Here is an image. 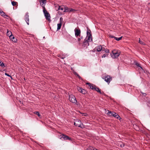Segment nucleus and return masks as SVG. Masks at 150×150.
I'll list each match as a JSON object with an SVG mask.
<instances>
[{
	"instance_id": "obj_39",
	"label": "nucleus",
	"mask_w": 150,
	"mask_h": 150,
	"mask_svg": "<svg viewBox=\"0 0 150 150\" xmlns=\"http://www.w3.org/2000/svg\"><path fill=\"white\" fill-rule=\"evenodd\" d=\"M124 145H125L123 143H122V142H121V144H120V146L121 147H124Z\"/></svg>"
},
{
	"instance_id": "obj_29",
	"label": "nucleus",
	"mask_w": 150,
	"mask_h": 150,
	"mask_svg": "<svg viewBox=\"0 0 150 150\" xmlns=\"http://www.w3.org/2000/svg\"><path fill=\"white\" fill-rule=\"evenodd\" d=\"M135 65L138 67H140L141 69H142V67L140 66V64L137 62L135 63Z\"/></svg>"
},
{
	"instance_id": "obj_2",
	"label": "nucleus",
	"mask_w": 150,
	"mask_h": 150,
	"mask_svg": "<svg viewBox=\"0 0 150 150\" xmlns=\"http://www.w3.org/2000/svg\"><path fill=\"white\" fill-rule=\"evenodd\" d=\"M43 11L44 14L45 18L47 20L50 21V14L46 10L45 8H44L43 9Z\"/></svg>"
},
{
	"instance_id": "obj_30",
	"label": "nucleus",
	"mask_w": 150,
	"mask_h": 150,
	"mask_svg": "<svg viewBox=\"0 0 150 150\" xmlns=\"http://www.w3.org/2000/svg\"><path fill=\"white\" fill-rule=\"evenodd\" d=\"M17 2L14 1H12L11 2L13 6H15Z\"/></svg>"
},
{
	"instance_id": "obj_22",
	"label": "nucleus",
	"mask_w": 150,
	"mask_h": 150,
	"mask_svg": "<svg viewBox=\"0 0 150 150\" xmlns=\"http://www.w3.org/2000/svg\"><path fill=\"white\" fill-rule=\"evenodd\" d=\"M102 50L103 51H104L105 52L107 53H109V50L107 49H105L103 48Z\"/></svg>"
},
{
	"instance_id": "obj_15",
	"label": "nucleus",
	"mask_w": 150,
	"mask_h": 150,
	"mask_svg": "<svg viewBox=\"0 0 150 150\" xmlns=\"http://www.w3.org/2000/svg\"><path fill=\"white\" fill-rule=\"evenodd\" d=\"M9 37L10 40H12L13 41L15 42H16L17 40L14 37L12 34H11V35Z\"/></svg>"
},
{
	"instance_id": "obj_20",
	"label": "nucleus",
	"mask_w": 150,
	"mask_h": 150,
	"mask_svg": "<svg viewBox=\"0 0 150 150\" xmlns=\"http://www.w3.org/2000/svg\"><path fill=\"white\" fill-rule=\"evenodd\" d=\"M74 75H76L79 79H82V78L76 72L74 71Z\"/></svg>"
},
{
	"instance_id": "obj_23",
	"label": "nucleus",
	"mask_w": 150,
	"mask_h": 150,
	"mask_svg": "<svg viewBox=\"0 0 150 150\" xmlns=\"http://www.w3.org/2000/svg\"><path fill=\"white\" fill-rule=\"evenodd\" d=\"M62 26V23H58L57 24V30H59L61 27Z\"/></svg>"
},
{
	"instance_id": "obj_19",
	"label": "nucleus",
	"mask_w": 150,
	"mask_h": 150,
	"mask_svg": "<svg viewBox=\"0 0 150 150\" xmlns=\"http://www.w3.org/2000/svg\"><path fill=\"white\" fill-rule=\"evenodd\" d=\"M94 90L97 91V92L99 93L100 94H102V92H101L99 88L97 87L96 86L94 85Z\"/></svg>"
},
{
	"instance_id": "obj_33",
	"label": "nucleus",
	"mask_w": 150,
	"mask_h": 150,
	"mask_svg": "<svg viewBox=\"0 0 150 150\" xmlns=\"http://www.w3.org/2000/svg\"><path fill=\"white\" fill-rule=\"evenodd\" d=\"M59 57L62 59H64V58L65 57V56H62L61 55L59 56Z\"/></svg>"
},
{
	"instance_id": "obj_9",
	"label": "nucleus",
	"mask_w": 150,
	"mask_h": 150,
	"mask_svg": "<svg viewBox=\"0 0 150 150\" xmlns=\"http://www.w3.org/2000/svg\"><path fill=\"white\" fill-rule=\"evenodd\" d=\"M75 34L76 37L78 36H80L81 35V30L77 28H75L74 30Z\"/></svg>"
},
{
	"instance_id": "obj_44",
	"label": "nucleus",
	"mask_w": 150,
	"mask_h": 150,
	"mask_svg": "<svg viewBox=\"0 0 150 150\" xmlns=\"http://www.w3.org/2000/svg\"><path fill=\"white\" fill-rule=\"evenodd\" d=\"M95 49H94V50H93V52H95Z\"/></svg>"
},
{
	"instance_id": "obj_5",
	"label": "nucleus",
	"mask_w": 150,
	"mask_h": 150,
	"mask_svg": "<svg viewBox=\"0 0 150 150\" xmlns=\"http://www.w3.org/2000/svg\"><path fill=\"white\" fill-rule=\"evenodd\" d=\"M91 41V40H88L87 37H86L83 42V47L86 48H87V47L89 45V42Z\"/></svg>"
},
{
	"instance_id": "obj_10",
	"label": "nucleus",
	"mask_w": 150,
	"mask_h": 150,
	"mask_svg": "<svg viewBox=\"0 0 150 150\" xmlns=\"http://www.w3.org/2000/svg\"><path fill=\"white\" fill-rule=\"evenodd\" d=\"M29 15L28 12H27L26 13V14L25 16V21L27 23V24L28 25H29Z\"/></svg>"
},
{
	"instance_id": "obj_4",
	"label": "nucleus",
	"mask_w": 150,
	"mask_h": 150,
	"mask_svg": "<svg viewBox=\"0 0 150 150\" xmlns=\"http://www.w3.org/2000/svg\"><path fill=\"white\" fill-rule=\"evenodd\" d=\"M69 100L73 103L76 104L77 100L75 97L72 94L69 95Z\"/></svg>"
},
{
	"instance_id": "obj_12",
	"label": "nucleus",
	"mask_w": 150,
	"mask_h": 150,
	"mask_svg": "<svg viewBox=\"0 0 150 150\" xmlns=\"http://www.w3.org/2000/svg\"><path fill=\"white\" fill-rule=\"evenodd\" d=\"M78 90L79 92L83 94H85L87 93V91L85 90L82 89L81 87H79L78 88Z\"/></svg>"
},
{
	"instance_id": "obj_16",
	"label": "nucleus",
	"mask_w": 150,
	"mask_h": 150,
	"mask_svg": "<svg viewBox=\"0 0 150 150\" xmlns=\"http://www.w3.org/2000/svg\"><path fill=\"white\" fill-rule=\"evenodd\" d=\"M0 14L1 16L5 18L6 17H8V16L7 15H6L5 13L2 11L1 9H0Z\"/></svg>"
},
{
	"instance_id": "obj_45",
	"label": "nucleus",
	"mask_w": 150,
	"mask_h": 150,
	"mask_svg": "<svg viewBox=\"0 0 150 150\" xmlns=\"http://www.w3.org/2000/svg\"><path fill=\"white\" fill-rule=\"evenodd\" d=\"M59 14H61V13H59V12H59Z\"/></svg>"
},
{
	"instance_id": "obj_13",
	"label": "nucleus",
	"mask_w": 150,
	"mask_h": 150,
	"mask_svg": "<svg viewBox=\"0 0 150 150\" xmlns=\"http://www.w3.org/2000/svg\"><path fill=\"white\" fill-rule=\"evenodd\" d=\"M108 112L107 113V115L110 117H113L114 114V113L115 112H114L111 111L110 110H108Z\"/></svg>"
},
{
	"instance_id": "obj_32",
	"label": "nucleus",
	"mask_w": 150,
	"mask_h": 150,
	"mask_svg": "<svg viewBox=\"0 0 150 150\" xmlns=\"http://www.w3.org/2000/svg\"><path fill=\"white\" fill-rule=\"evenodd\" d=\"M35 113L36 115H37L39 117L40 116V114L39 112L38 111H36L35 112Z\"/></svg>"
},
{
	"instance_id": "obj_1",
	"label": "nucleus",
	"mask_w": 150,
	"mask_h": 150,
	"mask_svg": "<svg viewBox=\"0 0 150 150\" xmlns=\"http://www.w3.org/2000/svg\"><path fill=\"white\" fill-rule=\"evenodd\" d=\"M74 125L76 127L83 128L85 127L84 125L79 120L76 119L74 122Z\"/></svg>"
},
{
	"instance_id": "obj_41",
	"label": "nucleus",
	"mask_w": 150,
	"mask_h": 150,
	"mask_svg": "<svg viewBox=\"0 0 150 150\" xmlns=\"http://www.w3.org/2000/svg\"><path fill=\"white\" fill-rule=\"evenodd\" d=\"M63 18L62 17H60V23H62V22L63 21Z\"/></svg>"
},
{
	"instance_id": "obj_18",
	"label": "nucleus",
	"mask_w": 150,
	"mask_h": 150,
	"mask_svg": "<svg viewBox=\"0 0 150 150\" xmlns=\"http://www.w3.org/2000/svg\"><path fill=\"white\" fill-rule=\"evenodd\" d=\"M87 85H88V86L90 87V88L92 90H94V86H93V84L89 83H86Z\"/></svg>"
},
{
	"instance_id": "obj_3",
	"label": "nucleus",
	"mask_w": 150,
	"mask_h": 150,
	"mask_svg": "<svg viewBox=\"0 0 150 150\" xmlns=\"http://www.w3.org/2000/svg\"><path fill=\"white\" fill-rule=\"evenodd\" d=\"M120 55V52L115 50L112 51V54H111V57L113 58H117Z\"/></svg>"
},
{
	"instance_id": "obj_24",
	"label": "nucleus",
	"mask_w": 150,
	"mask_h": 150,
	"mask_svg": "<svg viewBox=\"0 0 150 150\" xmlns=\"http://www.w3.org/2000/svg\"><path fill=\"white\" fill-rule=\"evenodd\" d=\"M11 34H12V33L11 32L8 30H7V35L9 37L10 35H11Z\"/></svg>"
},
{
	"instance_id": "obj_34",
	"label": "nucleus",
	"mask_w": 150,
	"mask_h": 150,
	"mask_svg": "<svg viewBox=\"0 0 150 150\" xmlns=\"http://www.w3.org/2000/svg\"><path fill=\"white\" fill-rule=\"evenodd\" d=\"M83 39V36H80V38H78V41H79L81 40V39Z\"/></svg>"
},
{
	"instance_id": "obj_38",
	"label": "nucleus",
	"mask_w": 150,
	"mask_h": 150,
	"mask_svg": "<svg viewBox=\"0 0 150 150\" xmlns=\"http://www.w3.org/2000/svg\"><path fill=\"white\" fill-rule=\"evenodd\" d=\"M115 37L113 35H110L109 36V37L110 38H114V39H115Z\"/></svg>"
},
{
	"instance_id": "obj_14",
	"label": "nucleus",
	"mask_w": 150,
	"mask_h": 150,
	"mask_svg": "<svg viewBox=\"0 0 150 150\" xmlns=\"http://www.w3.org/2000/svg\"><path fill=\"white\" fill-rule=\"evenodd\" d=\"M114 115H114L113 117L116 118L118 120H119L120 122H121L122 121V118L117 113L115 112Z\"/></svg>"
},
{
	"instance_id": "obj_6",
	"label": "nucleus",
	"mask_w": 150,
	"mask_h": 150,
	"mask_svg": "<svg viewBox=\"0 0 150 150\" xmlns=\"http://www.w3.org/2000/svg\"><path fill=\"white\" fill-rule=\"evenodd\" d=\"M102 79L109 84L112 80V78L109 75H107L102 77Z\"/></svg>"
},
{
	"instance_id": "obj_7",
	"label": "nucleus",
	"mask_w": 150,
	"mask_h": 150,
	"mask_svg": "<svg viewBox=\"0 0 150 150\" xmlns=\"http://www.w3.org/2000/svg\"><path fill=\"white\" fill-rule=\"evenodd\" d=\"M59 138L62 140H70L71 138L67 135L62 134L59 137Z\"/></svg>"
},
{
	"instance_id": "obj_43",
	"label": "nucleus",
	"mask_w": 150,
	"mask_h": 150,
	"mask_svg": "<svg viewBox=\"0 0 150 150\" xmlns=\"http://www.w3.org/2000/svg\"><path fill=\"white\" fill-rule=\"evenodd\" d=\"M93 150H97V149H96L94 148Z\"/></svg>"
},
{
	"instance_id": "obj_42",
	"label": "nucleus",
	"mask_w": 150,
	"mask_h": 150,
	"mask_svg": "<svg viewBox=\"0 0 150 150\" xmlns=\"http://www.w3.org/2000/svg\"><path fill=\"white\" fill-rule=\"evenodd\" d=\"M141 93L142 94L143 96H145L146 95V93H143L142 92H141Z\"/></svg>"
},
{
	"instance_id": "obj_37",
	"label": "nucleus",
	"mask_w": 150,
	"mask_h": 150,
	"mask_svg": "<svg viewBox=\"0 0 150 150\" xmlns=\"http://www.w3.org/2000/svg\"><path fill=\"white\" fill-rule=\"evenodd\" d=\"M82 116H88V115L86 113H82Z\"/></svg>"
},
{
	"instance_id": "obj_26",
	"label": "nucleus",
	"mask_w": 150,
	"mask_h": 150,
	"mask_svg": "<svg viewBox=\"0 0 150 150\" xmlns=\"http://www.w3.org/2000/svg\"><path fill=\"white\" fill-rule=\"evenodd\" d=\"M64 11L63 12H67L69 11V9L67 7H65L64 8Z\"/></svg>"
},
{
	"instance_id": "obj_25",
	"label": "nucleus",
	"mask_w": 150,
	"mask_h": 150,
	"mask_svg": "<svg viewBox=\"0 0 150 150\" xmlns=\"http://www.w3.org/2000/svg\"><path fill=\"white\" fill-rule=\"evenodd\" d=\"M139 42L142 45H145V43L143 42L142 41L140 38H139Z\"/></svg>"
},
{
	"instance_id": "obj_11",
	"label": "nucleus",
	"mask_w": 150,
	"mask_h": 150,
	"mask_svg": "<svg viewBox=\"0 0 150 150\" xmlns=\"http://www.w3.org/2000/svg\"><path fill=\"white\" fill-rule=\"evenodd\" d=\"M41 6L43 8V9H44L45 7V4H46V0H39Z\"/></svg>"
},
{
	"instance_id": "obj_36",
	"label": "nucleus",
	"mask_w": 150,
	"mask_h": 150,
	"mask_svg": "<svg viewBox=\"0 0 150 150\" xmlns=\"http://www.w3.org/2000/svg\"><path fill=\"white\" fill-rule=\"evenodd\" d=\"M5 74L6 75L10 77L12 79V76L11 75H9V74H7V73H5Z\"/></svg>"
},
{
	"instance_id": "obj_21",
	"label": "nucleus",
	"mask_w": 150,
	"mask_h": 150,
	"mask_svg": "<svg viewBox=\"0 0 150 150\" xmlns=\"http://www.w3.org/2000/svg\"><path fill=\"white\" fill-rule=\"evenodd\" d=\"M64 8L62 7V6H59L58 8V10H61L63 12V11H64Z\"/></svg>"
},
{
	"instance_id": "obj_8",
	"label": "nucleus",
	"mask_w": 150,
	"mask_h": 150,
	"mask_svg": "<svg viewBox=\"0 0 150 150\" xmlns=\"http://www.w3.org/2000/svg\"><path fill=\"white\" fill-rule=\"evenodd\" d=\"M87 36L86 37H87L88 40H91V41H92V35L91 34V30L88 29V28L87 29Z\"/></svg>"
},
{
	"instance_id": "obj_28",
	"label": "nucleus",
	"mask_w": 150,
	"mask_h": 150,
	"mask_svg": "<svg viewBox=\"0 0 150 150\" xmlns=\"http://www.w3.org/2000/svg\"><path fill=\"white\" fill-rule=\"evenodd\" d=\"M122 37H121L119 38H117L115 37V39L117 41H119L121 39Z\"/></svg>"
},
{
	"instance_id": "obj_35",
	"label": "nucleus",
	"mask_w": 150,
	"mask_h": 150,
	"mask_svg": "<svg viewBox=\"0 0 150 150\" xmlns=\"http://www.w3.org/2000/svg\"><path fill=\"white\" fill-rule=\"evenodd\" d=\"M94 147L90 146L88 148V150H93Z\"/></svg>"
},
{
	"instance_id": "obj_40",
	"label": "nucleus",
	"mask_w": 150,
	"mask_h": 150,
	"mask_svg": "<svg viewBox=\"0 0 150 150\" xmlns=\"http://www.w3.org/2000/svg\"><path fill=\"white\" fill-rule=\"evenodd\" d=\"M108 56L107 54H104L102 56V58Z\"/></svg>"
},
{
	"instance_id": "obj_27",
	"label": "nucleus",
	"mask_w": 150,
	"mask_h": 150,
	"mask_svg": "<svg viewBox=\"0 0 150 150\" xmlns=\"http://www.w3.org/2000/svg\"><path fill=\"white\" fill-rule=\"evenodd\" d=\"M0 65L3 68L5 67L4 63L1 61H0Z\"/></svg>"
},
{
	"instance_id": "obj_31",
	"label": "nucleus",
	"mask_w": 150,
	"mask_h": 150,
	"mask_svg": "<svg viewBox=\"0 0 150 150\" xmlns=\"http://www.w3.org/2000/svg\"><path fill=\"white\" fill-rule=\"evenodd\" d=\"M76 10L74 9L70 8L69 9V12H71V11H75Z\"/></svg>"
},
{
	"instance_id": "obj_17",
	"label": "nucleus",
	"mask_w": 150,
	"mask_h": 150,
	"mask_svg": "<svg viewBox=\"0 0 150 150\" xmlns=\"http://www.w3.org/2000/svg\"><path fill=\"white\" fill-rule=\"evenodd\" d=\"M95 48H96L97 51L99 52L102 50L103 48L101 45H99L97 46Z\"/></svg>"
}]
</instances>
